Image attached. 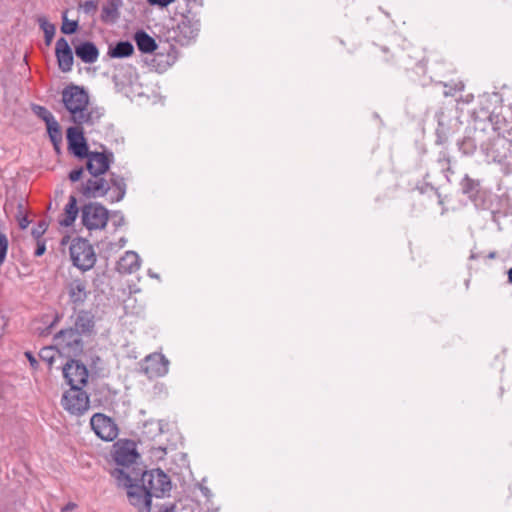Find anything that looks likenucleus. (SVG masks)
I'll return each mask as SVG.
<instances>
[{"instance_id": "nucleus-15", "label": "nucleus", "mask_w": 512, "mask_h": 512, "mask_svg": "<svg viewBox=\"0 0 512 512\" xmlns=\"http://www.w3.org/2000/svg\"><path fill=\"white\" fill-rule=\"evenodd\" d=\"M127 496L130 504L136 507L139 512L151 511V498L153 496L143 486L133 485L128 489Z\"/></svg>"}, {"instance_id": "nucleus-41", "label": "nucleus", "mask_w": 512, "mask_h": 512, "mask_svg": "<svg viewBox=\"0 0 512 512\" xmlns=\"http://www.w3.org/2000/svg\"><path fill=\"white\" fill-rule=\"evenodd\" d=\"M147 2L152 6L167 7L174 0H147Z\"/></svg>"}, {"instance_id": "nucleus-17", "label": "nucleus", "mask_w": 512, "mask_h": 512, "mask_svg": "<svg viewBox=\"0 0 512 512\" xmlns=\"http://www.w3.org/2000/svg\"><path fill=\"white\" fill-rule=\"evenodd\" d=\"M139 457L132 443H124L116 447L113 459L118 466L128 468L134 464Z\"/></svg>"}, {"instance_id": "nucleus-27", "label": "nucleus", "mask_w": 512, "mask_h": 512, "mask_svg": "<svg viewBox=\"0 0 512 512\" xmlns=\"http://www.w3.org/2000/svg\"><path fill=\"white\" fill-rule=\"evenodd\" d=\"M460 185L462 192L470 198L477 195L480 186L479 181L470 178L468 175L464 176Z\"/></svg>"}, {"instance_id": "nucleus-20", "label": "nucleus", "mask_w": 512, "mask_h": 512, "mask_svg": "<svg viewBox=\"0 0 512 512\" xmlns=\"http://www.w3.org/2000/svg\"><path fill=\"white\" fill-rule=\"evenodd\" d=\"M95 326L94 315L85 310L77 313L74 322V328L81 334H90L93 332Z\"/></svg>"}, {"instance_id": "nucleus-24", "label": "nucleus", "mask_w": 512, "mask_h": 512, "mask_svg": "<svg viewBox=\"0 0 512 512\" xmlns=\"http://www.w3.org/2000/svg\"><path fill=\"white\" fill-rule=\"evenodd\" d=\"M134 47L129 41H120L115 46L110 47L108 55L112 58H125L133 54Z\"/></svg>"}, {"instance_id": "nucleus-45", "label": "nucleus", "mask_w": 512, "mask_h": 512, "mask_svg": "<svg viewBox=\"0 0 512 512\" xmlns=\"http://www.w3.org/2000/svg\"><path fill=\"white\" fill-rule=\"evenodd\" d=\"M200 490L205 497L209 498L211 496V491L206 486L200 485Z\"/></svg>"}, {"instance_id": "nucleus-5", "label": "nucleus", "mask_w": 512, "mask_h": 512, "mask_svg": "<svg viewBox=\"0 0 512 512\" xmlns=\"http://www.w3.org/2000/svg\"><path fill=\"white\" fill-rule=\"evenodd\" d=\"M142 486L156 498H161L171 490L169 477L160 469L145 471L141 476Z\"/></svg>"}, {"instance_id": "nucleus-13", "label": "nucleus", "mask_w": 512, "mask_h": 512, "mask_svg": "<svg viewBox=\"0 0 512 512\" xmlns=\"http://www.w3.org/2000/svg\"><path fill=\"white\" fill-rule=\"evenodd\" d=\"M85 158H87L86 169L89 174L104 175L109 170L113 153L89 152Z\"/></svg>"}, {"instance_id": "nucleus-23", "label": "nucleus", "mask_w": 512, "mask_h": 512, "mask_svg": "<svg viewBox=\"0 0 512 512\" xmlns=\"http://www.w3.org/2000/svg\"><path fill=\"white\" fill-rule=\"evenodd\" d=\"M78 213L79 209L77 206V199L74 195H70L68 203L66 204L64 209L65 217L60 221V224L65 227L71 226L75 222Z\"/></svg>"}, {"instance_id": "nucleus-56", "label": "nucleus", "mask_w": 512, "mask_h": 512, "mask_svg": "<svg viewBox=\"0 0 512 512\" xmlns=\"http://www.w3.org/2000/svg\"><path fill=\"white\" fill-rule=\"evenodd\" d=\"M120 242H121V246H124L125 243H126V240L125 239H121Z\"/></svg>"}, {"instance_id": "nucleus-53", "label": "nucleus", "mask_w": 512, "mask_h": 512, "mask_svg": "<svg viewBox=\"0 0 512 512\" xmlns=\"http://www.w3.org/2000/svg\"><path fill=\"white\" fill-rule=\"evenodd\" d=\"M497 256V253L495 251H492L490 252L488 255H487V258L488 259H495Z\"/></svg>"}, {"instance_id": "nucleus-38", "label": "nucleus", "mask_w": 512, "mask_h": 512, "mask_svg": "<svg viewBox=\"0 0 512 512\" xmlns=\"http://www.w3.org/2000/svg\"><path fill=\"white\" fill-rule=\"evenodd\" d=\"M113 217L117 218L116 220H114L113 224L115 227H119V226H122L124 225L125 223V218L123 216V214L120 212V211H115L113 212L112 214Z\"/></svg>"}, {"instance_id": "nucleus-26", "label": "nucleus", "mask_w": 512, "mask_h": 512, "mask_svg": "<svg viewBox=\"0 0 512 512\" xmlns=\"http://www.w3.org/2000/svg\"><path fill=\"white\" fill-rule=\"evenodd\" d=\"M126 467L123 468H115L111 470V476L116 480L118 486H122L125 488H131L133 486L132 484V478L131 476L125 471Z\"/></svg>"}, {"instance_id": "nucleus-47", "label": "nucleus", "mask_w": 512, "mask_h": 512, "mask_svg": "<svg viewBox=\"0 0 512 512\" xmlns=\"http://www.w3.org/2000/svg\"><path fill=\"white\" fill-rule=\"evenodd\" d=\"M3 329H4V319L2 316H0V338L3 335Z\"/></svg>"}, {"instance_id": "nucleus-8", "label": "nucleus", "mask_w": 512, "mask_h": 512, "mask_svg": "<svg viewBox=\"0 0 512 512\" xmlns=\"http://www.w3.org/2000/svg\"><path fill=\"white\" fill-rule=\"evenodd\" d=\"M63 376L70 388H83L88 380L87 367L78 360H69L63 367Z\"/></svg>"}, {"instance_id": "nucleus-40", "label": "nucleus", "mask_w": 512, "mask_h": 512, "mask_svg": "<svg viewBox=\"0 0 512 512\" xmlns=\"http://www.w3.org/2000/svg\"><path fill=\"white\" fill-rule=\"evenodd\" d=\"M17 220H18L19 227L22 230L26 229L28 227V225L30 224L28 217L23 214L17 215Z\"/></svg>"}, {"instance_id": "nucleus-55", "label": "nucleus", "mask_w": 512, "mask_h": 512, "mask_svg": "<svg viewBox=\"0 0 512 512\" xmlns=\"http://www.w3.org/2000/svg\"><path fill=\"white\" fill-rule=\"evenodd\" d=\"M463 88H464V85L462 83H459V84H457L455 86V90H459L460 91V90H463Z\"/></svg>"}, {"instance_id": "nucleus-3", "label": "nucleus", "mask_w": 512, "mask_h": 512, "mask_svg": "<svg viewBox=\"0 0 512 512\" xmlns=\"http://www.w3.org/2000/svg\"><path fill=\"white\" fill-rule=\"evenodd\" d=\"M69 250L73 265L80 270L88 271L95 265L96 254L88 240L83 238L74 239Z\"/></svg>"}, {"instance_id": "nucleus-46", "label": "nucleus", "mask_w": 512, "mask_h": 512, "mask_svg": "<svg viewBox=\"0 0 512 512\" xmlns=\"http://www.w3.org/2000/svg\"><path fill=\"white\" fill-rule=\"evenodd\" d=\"M112 13V10L109 7H104L102 10V18L109 16Z\"/></svg>"}, {"instance_id": "nucleus-14", "label": "nucleus", "mask_w": 512, "mask_h": 512, "mask_svg": "<svg viewBox=\"0 0 512 512\" xmlns=\"http://www.w3.org/2000/svg\"><path fill=\"white\" fill-rule=\"evenodd\" d=\"M81 335L75 328H69L59 331L55 335V341L63 348H67L69 352L77 354L83 349Z\"/></svg>"}, {"instance_id": "nucleus-58", "label": "nucleus", "mask_w": 512, "mask_h": 512, "mask_svg": "<svg viewBox=\"0 0 512 512\" xmlns=\"http://www.w3.org/2000/svg\"><path fill=\"white\" fill-rule=\"evenodd\" d=\"M470 258H471V259H476V258H477V255H475V254H471Z\"/></svg>"}, {"instance_id": "nucleus-11", "label": "nucleus", "mask_w": 512, "mask_h": 512, "mask_svg": "<svg viewBox=\"0 0 512 512\" xmlns=\"http://www.w3.org/2000/svg\"><path fill=\"white\" fill-rule=\"evenodd\" d=\"M103 115V108L90 106L88 103L86 107L71 117V121L75 124V127H94L99 124Z\"/></svg>"}, {"instance_id": "nucleus-16", "label": "nucleus", "mask_w": 512, "mask_h": 512, "mask_svg": "<svg viewBox=\"0 0 512 512\" xmlns=\"http://www.w3.org/2000/svg\"><path fill=\"white\" fill-rule=\"evenodd\" d=\"M55 55L57 58L59 69L62 72H69L72 69L73 66V52L71 47L69 46L68 41L61 37L56 42L55 47Z\"/></svg>"}, {"instance_id": "nucleus-54", "label": "nucleus", "mask_w": 512, "mask_h": 512, "mask_svg": "<svg viewBox=\"0 0 512 512\" xmlns=\"http://www.w3.org/2000/svg\"><path fill=\"white\" fill-rule=\"evenodd\" d=\"M188 28L190 29V28H192V26L189 23H184V25L182 26L183 31L186 32V29H188Z\"/></svg>"}, {"instance_id": "nucleus-37", "label": "nucleus", "mask_w": 512, "mask_h": 512, "mask_svg": "<svg viewBox=\"0 0 512 512\" xmlns=\"http://www.w3.org/2000/svg\"><path fill=\"white\" fill-rule=\"evenodd\" d=\"M46 251V245H45V242L42 241L41 239H38L37 240V247L35 249V252H34V255L36 257H40L42 256Z\"/></svg>"}, {"instance_id": "nucleus-49", "label": "nucleus", "mask_w": 512, "mask_h": 512, "mask_svg": "<svg viewBox=\"0 0 512 512\" xmlns=\"http://www.w3.org/2000/svg\"><path fill=\"white\" fill-rule=\"evenodd\" d=\"M197 31H198V28H197V27H195V28H193L191 31H190V30H187V33H190V34H189V36H190V37H193V36H195V35L197 34Z\"/></svg>"}, {"instance_id": "nucleus-12", "label": "nucleus", "mask_w": 512, "mask_h": 512, "mask_svg": "<svg viewBox=\"0 0 512 512\" xmlns=\"http://www.w3.org/2000/svg\"><path fill=\"white\" fill-rule=\"evenodd\" d=\"M69 150L78 158H85L88 153V145L81 127H69L66 132Z\"/></svg>"}, {"instance_id": "nucleus-42", "label": "nucleus", "mask_w": 512, "mask_h": 512, "mask_svg": "<svg viewBox=\"0 0 512 512\" xmlns=\"http://www.w3.org/2000/svg\"><path fill=\"white\" fill-rule=\"evenodd\" d=\"M25 356H26V358L28 359V361H29V363H30L31 367H32L33 369H36V368L38 367V361H37V359L35 358V356L32 354V352H30V351L25 352Z\"/></svg>"}, {"instance_id": "nucleus-28", "label": "nucleus", "mask_w": 512, "mask_h": 512, "mask_svg": "<svg viewBox=\"0 0 512 512\" xmlns=\"http://www.w3.org/2000/svg\"><path fill=\"white\" fill-rule=\"evenodd\" d=\"M38 23H39L40 28L44 32L45 43L47 46H49L55 36V31H56L55 25L48 22L45 17H39Z\"/></svg>"}, {"instance_id": "nucleus-31", "label": "nucleus", "mask_w": 512, "mask_h": 512, "mask_svg": "<svg viewBox=\"0 0 512 512\" xmlns=\"http://www.w3.org/2000/svg\"><path fill=\"white\" fill-rule=\"evenodd\" d=\"M79 8L86 15L93 16L98 10V1L86 0L80 3Z\"/></svg>"}, {"instance_id": "nucleus-43", "label": "nucleus", "mask_w": 512, "mask_h": 512, "mask_svg": "<svg viewBox=\"0 0 512 512\" xmlns=\"http://www.w3.org/2000/svg\"><path fill=\"white\" fill-rule=\"evenodd\" d=\"M438 163L443 170H446L448 172L451 171L450 166H449L450 161L446 156H443V158H440L438 160Z\"/></svg>"}, {"instance_id": "nucleus-33", "label": "nucleus", "mask_w": 512, "mask_h": 512, "mask_svg": "<svg viewBox=\"0 0 512 512\" xmlns=\"http://www.w3.org/2000/svg\"><path fill=\"white\" fill-rule=\"evenodd\" d=\"M8 238L7 236L0 232V267L3 265L6 259L7 251H8Z\"/></svg>"}, {"instance_id": "nucleus-10", "label": "nucleus", "mask_w": 512, "mask_h": 512, "mask_svg": "<svg viewBox=\"0 0 512 512\" xmlns=\"http://www.w3.org/2000/svg\"><path fill=\"white\" fill-rule=\"evenodd\" d=\"M142 370L150 379L163 377L169 371V360L161 353L150 354L145 358Z\"/></svg>"}, {"instance_id": "nucleus-34", "label": "nucleus", "mask_w": 512, "mask_h": 512, "mask_svg": "<svg viewBox=\"0 0 512 512\" xmlns=\"http://www.w3.org/2000/svg\"><path fill=\"white\" fill-rule=\"evenodd\" d=\"M48 228V224L46 221H40L38 225L32 229L33 237L38 240L41 239L42 235L46 232Z\"/></svg>"}, {"instance_id": "nucleus-1", "label": "nucleus", "mask_w": 512, "mask_h": 512, "mask_svg": "<svg viewBox=\"0 0 512 512\" xmlns=\"http://www.w3.org/2000/svg\"><path fill=\"white\" fill-rule=\"evenodd\" d=\"M114 188L110 195L111 202L121 201L126 194V183L125 179L113 172L109 173V179H105L104 175L90 174V178L87 179L79 187V192L85 198H100L107 195L108 191Z\"/></svg>"}, {"instance_id": "nucleus-36", "label": "nucleus", "mask_w": 512, "mask_h": 512, "mask_svg": "<svg viewBox=\"0 0 512 512\" xmlns=\"http://www.w3.org/2000/svg\"><path fill=\"white\" fill-rule=\"evenodd\" d=\"M84 173V168L83 167H79V168H76V169H73L68 177H69V180L71 182H77L81 179L82 175Z\"/></svg>"}, {"instance_id": "nucleus-25", "label": "nucleus", "mask_w": 512, "mask_h": 512, "mask_svg": "<svg viewBox=\"0 0 512 512\" xmlns=\"http://www.w3.org/2000/svg\"><path fill=\"white\" fill-rule=\"evenodd\" d=\"M47 132L49 135V138L55 148L56 151H59L60 144L62 143V132L60 129V125L57 122L56 119H54L52 122H49L46 124Z\"/></svg>"}, {"instance_id": "nucleus-48", "label": "nucleus", "mask_w": 512, "mask_h": 512, "mask_svg": "<svg viewBox=\"0 0 512 512\" xmlns=\"http://www.w3.org/2000/svg\"><path fill=\"white\" fill-rule=\"evenodd\" d=\"M23 210H24V204H23V202H19L18 203V211H19L18 215H22Z\"/></svg>"}, {"instance_id": "nucleus-44", "label": "nucleus", "mask_w": 512, "mask_h": 512, "mask_svg": "<svg viewBox=\"0 0 512 512\" xmlns=\"http://www.w3.org/2000/svg\"><path fill=\"white\" fill-rule=\"evenodd\" d=\"M75 508H76V504L69 502L61 510H62V512H69V511L74 510Z\"/></svg>"}, {"instance_id": "nucleus-29", "label": "nucleus", "mask_w": 512, "mask_h": 512, "mask_svg": "<svg viewBox=\"0 0 512 512\" xmlns=\"http://www.w3.org/2000/svg\"><path fill=\"white\" fill-rule=\"evenodd\" d=\"M32 110L40 119L45 122V124L52 122L55 119L53 114L43 106L33 105Z\"/></svg>"}, {"instance_id": "nucleus-4", "label": "nucleus", "mask_w": 512, "mask_h": 512, "mask_svg": "<svg viewBox=\"0 0 512 512\" xmlns=\"http://www.w3.org/2000/svg\"><path fill=\"white\" fill-rule=\"evenodd\" d=\"M109 219V211L100 203L90 202L81 208V222L89 231L102 230Z\"/></svg>"}, {"instance_id": "nucleus-21", "label": "nucleus", "mask_w": 512, "mask_h": 512, "mask_svg": "<svg viewBox=\"0 0 512 512\" xmlns=\"http://www.w3.org/2000/svg\"><path fill=\"white\" fill-rule=\"evenodd\" d=\"M134 39L138 49L143 53H152L157 48L156 41L143 30L137 31Z\"/></svg>"}, {"instance_id": "nucleus-9", "label": "nucleus", "mask_w": 512, "mask_h": 512, "mask_svg": "<svg viewBox=\"0 0 512 512\" xmlns=\"http://www.w3.org/2000/svg\"><path fill=\"white\" fill-rule=\"evenodd\" d=\"M90 425L95 434L102 440L113 441L118 435L117 425L104 414H94L91 417Z\"/></svg>"}, {"instance_id": "nucleus-22", "label": "nucleus", "mask_w": 512, "mask_h": 512, "mask_svg": "<svg viewBox=\"0 0 512 512\" xmlns=\"http://www.w3.org/2000/svg\"><path fill=\"white\" fill-rule=\"evenodd\" d=\"M69 297L73 303L84 302L87 297L85 281L74 279L69 284Z\"/></svg>"}, {"instance_id": "nucleus-19", "label": "nucleus", "mask_w": 512, "mask_h": 512, "mask_svg": "<svg viewBox=\"0 0 512 512\" xmlns=\"http://www.w3.org/2000/svg\"><path fill=\"white\" fill-rule=\"evenodd\" d=\"M75 54L84 63L92 64L98 60L99 50L93 42L85 41L75 46Z\"/></svg>"}, {"instance_id": "nucleus-50", "label": "nucleus", "mask_w": 512, "mask_h": 512, "mask_svg": "<svg viewBox=\"0 0 512 512\" xmlns=\"http://www.w3.org/2000/svg\"><path fill=\"white\" fill-rule=\"evenodd\" d=\"M197 31H198V28H197V27H195V28H193L191 31H190V30H187V33H190V34H189V36H190V37H193V36H195V35L197 34Z\"/></svg>"}, {"instance_id": "nucleus-6", "label": "nucleus", "mask_w": 512, "mask_h": 512, "mask_svg": "<svg viewBox=\"0 0 512 512\" xmlns=\"http://www.w3.org/2000/svg\"><path fill=\"white\" fill-rule=\"evenodd\" d=\"M61 404L70 414L81 416L89 410L90 400L82 388L74 387L63 394Z\"/></svg>"}, {"instance_id": "nucleus-51", "label": "nucleus", "mask_w": 512, "mask_h": 512, "mask_svg": "<svg viewBox=\"0 0 512 512\" xmlns=\"http://www.w3.org/2000/svg\"><path fill=\"white\" fill-rule=\"evenodd\" d=\"M151 425L155 426V430L157 433H161L162 432V429H161V426L160 424L157 422V423H151Z\"/></svg>"}, {"instance_id": "nucleus-2", "label": "nucleus", "mask_w": 512, "mask_h": 512, "mask_svg": "<svg viewBox=\"0 0 512 512\" xmlns=\"http://www.w3.org/2000/svg\"><path fill=\"white\" fill-rule=\"evenodd\" d=\"M482 150L487 160L498 164L504 174L512 172V143L509 139L497 135L483 144Z\"/></svg>"}, {"instance_id": "nucleus-35", "label": "nucleus", "mask_w": 512, "mask_h": 512, "mask_svg": "<svg viewBox=\"0 0 512 512\" xmlns=\"http://www.w3.org/2000/svg\"><path fill=\"white\" fill-rule=\"evenodd\" d=\"M476 145L474 141L470 138L464 139L460 143V149L463 151L464 154H471L475 150Z\"/></svg>"}, {"instance_id": "nucleus-57", "label": "nucleus", "mask_w": 512, "mask_h": 512, "mask_svg": "<svg viewBox=\"0 0 512 512\" xmlns=\"http://www.w3.org/2000/svg\"><path fill=\"white\" fill-rule=\"evenodd\" d=\"M444 94H445V96L452 95V93H451L450 91H449V92H448V91H445V92H444Z\"/></svg>"}, {"instance_id": "nucleus-52", "label": "nucleus", "mask_w": 512, "mask_h": 512, "mask_svg": "<svg viewBox=\"0 0 512 512\" xmlns=\"http://www.w3.org/2000/svg\"><path fill=\"white\" fill-rule=\"evenodd\" d=\"M508 283L512 284V267L508 270Z\"/></svg>"}, {"instance_id": "nucleus-39", "label": "nucleus", "mask_w": 512, "mask_h": 512, "mask_svg": "<svg viewBox=\"0 0 512 512\" xmlns=\"http://www.w3.org/2000/svg\"><path fill=\"white\" fill-rule=\"evenodd\" d=\"M56 321H57V317H55L54 320L46 328H44V329L37 328L36 330H37L38 334L41 336L49 335L51 332V329L55 325Z\"/></svg>"}, {"instance_id": "nucleus-32", "label": "nucleus", "mask_w": 512, "mask_h": 512, "mask_svg": "<svg viewBox=\"0 0 512 512\" xmlns=\"http://www.w3.org/2000/svg\"><path fill=\"white\" fill-rule=\"evenodd\" d=\"M57 351L53 347H44L40 350L39 356L41 360L47 362L51 366L54 362Z\"/></svg>"}, {"instance_id": "nucleus-18", "label": "nucleus", "mask_w": 512, "mask_h": 512, "mask_svg": "<svg viewBox=\"0 0 512 512\" xmlns=\"http://www.w3.org/2000/svg\"><path fill=\"white\" fill-rule=\"evenodd\" d=\"M140 268V257L134 251H126L117 262V271L121 274H132Z\"/></svg>"}, {"instance_id": "nucleus-7", "label": "nucleus", "mask_w": 512, "mask_h": 512, "mask_svg": "<svg viewBox=\"0 0 512 512\" xmlns=\"http://www.w3.org/2000/svg\"><path fill=\"white\" fill-rule=\"evenodd\" d=\"M62 101L71 117L89 103L88 93L79 86L69 85L62 91Z\"/></svg>"}, {"instance_id": "nucleus-30", "label": "nucleus", "mask_w": 512, "mask_h": 512, "mask_svg": "<svg viewBox=\"0 0 512 512\" xmlns=\"http://www.w3.org/2000/svg\"><path fill=\"white\" fill-rule=\"evenodd\" d=\"M78 28V22L74 20H68L66 12L63 14V22L61 26V32L63 34H73Z\"/></svg>"}]
</instances>
